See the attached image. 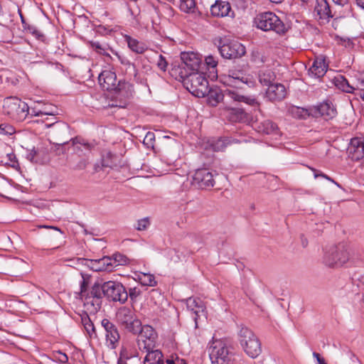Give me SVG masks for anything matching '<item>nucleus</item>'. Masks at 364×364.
<instances>
[{
  "mask_svg": "<svg viewBox=\"0 0 364 364\" xmlns=\"http://www.w3.org/2000/svg\"><path fill=\"white\" fill-rule=\"evenodd\" d=\"M15 132L16 129L12 125L6 123L0 124L1 135L11 136L15 134Z\"/></svg>",
  "mask_w": 364,
  "mask_h": 364,
  "instance_id": "obj_43",
  "label": "nucleus"
},
{
  "mask_svg": "<svg viewBox=\"0 0 364 364\" xmlns=\"http://www.w3.org/2000/svg\"><path fill=\"white\" fill-rule=\"evenodd\" d=\"M181 63L173 69V72L178 74L180 79L184 80L190 73L198 71L200 64L199 55L192 52H182L181 53Z\"/></svg>",
  "mask_w": 364,
  "mask_h": 364,
  "instance_id": "obj_6",
  "label": "nucleus"
},
{
  "mask_svg": "<svg viewBox=\"0 0 364 364\" xmlns=\"http://www.w3.org/2000/svg\"><path fill=\"white\" fill-rule=\"evenodd\" d=\"M335 85L343 92L352 93L354 87L349 85L348 81L342 75H338L334 79Z\"/></svg>",
  "mask_w": 364,
  "mask_h": 364,
  "instance_id": "obj_36",
  "label": "nucleus"
},
{
  "mask_svg": "<svg viewBox=\"0 0 364 364\" xmlns=\"http://www.w3.org/2000/svg\"><path fill=\"white\" fill-rule=\"evenodd\" d=\"M314 11L322 23L328 22L333 16L326 0H316Z\"/></svg>",
  "mask_w": 364,
  "mask_h": 364,
  "instance_id": "obj_20",
  "label": "nucleus"
},
{
  "mask_svg": "<svg viewBox=\"0 0 364 364\" xmlns=\"http://www.w3.org/2000/svg\"><path fill=\"white\" fill-rule=\"evenodd\" d=\"M103 294L114 301L124 304L128 299L125 287L119 282L108 281L103 283Z\"/></svg>",
  "mask_w": 364,
  "mask_h": 364,
  "instance_id": "obj_12",
  "label": "nucleus"
},
{
  "mask_svg": "<svg viewBox=\"0 0 364 364\" xmlns=\"http://www.w3.org/2000/svg\"><path fill=\"white\" fill-rule=\"evenodd\" d=\"M182 81L187 85L190 84L188 90L198 97H204L208 92V82L203 73L198 71L191 73Z\"/></svg>",
  "mask_w": 364,
  "mask_h": 364,
  "instance_id": "obj_8",
  "label": "nucleus"
},
{
  "mask_svg": "<svg viewBox=\"0 0 364 364\" xmlns=\"http://www.w3.org/2000/svg\"><path fill=\"white\" fill-rule=\"evenodd\" d=\"M144 364H164L162 353L159 350H147Z\"/></svg>",
  "mask_w": 364,
  "mask_h": 364,
  "instance_id": "obj_32",
  "label": "nucleus"
},
{
  "mask_svg": "<svg viewBox=\"0 0 364 364\" xmlns=\"http://www.w3.org/2000/svg\"><path fill=\"white\" fill-rule=\"evenodd\" d=\"M358 96H359L364 101V90H358L356 93Z\"/></svg>",
  "mask_w": 364,
  "mask_h": 364,
  "instance_id": "obj_61",
  "label": "nucleus"
},
{
  "mask_svg": "<svg viewBox=\"0 0 364 364\" xmlns=\"http://www.w3.org/2000/svg\"><path fill=\"white\" fill-rule=\"evenodd\" d=\"M139 282L144 286L154 287L156 285L155 277L153 274H142L139 276Z\"/></svg>",
  "mask_w": 364,
  "mask_h": 364,
  "instance_id": "obj_39",
  "label": "nucleus"
},
{
  "mask_svg": "<svg viewBox=\"0 0 364 364\" xmlns=\"http://www.w3.org/2000/svg\"><path fill=\"white\" fill-rule=\"evenodd\" d=\"M81 322L87 335L90 338H95L97 336L95 328L87 314L82 316Z\"/></svg>",
  "mask_w": 364,
  "mask_h": 364,
  "instance_id": "obj_35",
  "label": "nucleus"
},
{
  "mask_svg": "<svg viewBox=\"0 0 364 364\" xmlns=\"http://www.w3.org/2000/svg\"><path fill=\"white\" fill-rule=\"evenodd\" d=\"M40 228H50V229H53V230H57V231H59V232H61V230H60L58 228L55 227V226H47V225H43V226H40Z\"/></svg>",
  "mask_w": 364,
  "mask_h": 364,
  "instance_id": "obj_60",
  "label": "nucleus"
},
{
  "mask_svg": "<svg viewBox=\"0 0 364 364\" xmlns=\"http://www.w3.org/2000/svg\"><path fill=\"white\" fill-rule=\"evenodd\" d=\"M238 341L242 346L248 344L252 341L256 340L258 338L253 333V331L246 326H241L237 333Z\"/></svg>",
  "mask_w": 364,
  "mask_h": 364,
  "instance_id": "obj_27",
  "label": "nucleus"
},
{
  "mask_svg": "<svg viewBox=\"0 0 364 364\" xmlns=\"http://www.w3.org/2000/svg\"><path fill=\"white\" fill-rule=\"evenodd\" d=\"M222 57L227 59H234L243 56L245 53V46L237 41L225 43L218 48Z\"/></svg>",
  "mask_w": 364,
  "mask_h": 364,
  "instance_id": "obj_13",
  "label": "nucleus"
},
{
  "mask_svg": "<svg viewBox=\"0 0 364 364\" xmlns=\"http://www.w3.org/2000/svg\"><path fill=\"white\" fill-rule=\"evenodd\" d=\"M256 129L258 132L271 134L277 132V126L271 120L265 119L257 124Z\"/></svg>",
  "mask_w": 364,
  "mask_h": 364,
  "instance_id": "obj_33",
  "label": "nucleus"
},
{
  "mask_svg": "<svg viewBox=\"0 0 364 364\" xmlns=\"http://www.w3.org/2000/svg\"><path fill=\"white\" fill-rule=\"evenodd\" d=\"M355 1H356V4L358 5V6L364 9V0H355Z\"/></svg>",
  "mask_w": 364,
  "mask_h": 364,
  "instance_id": "obj_58",
  "label": "nucleus"
},
{
  "mask_svg": "<svg viewBox=\"0 0 364 364\" xmlns=\"http://www.w3.org/2000/svg\"><path fill=\"white\" fill-rule=\"evenodd\" d=\"M127 293H128V296H129V298H130V300L132 302H136L137 300V298L141 294V291L138 288L134 287V288H130L129 289V291H127Z\"/></svg>",
  "mask_w": 364,
  "mask_h": 364,
  "instance_id": "obj_46",
  "label": "nucleus"
},
{
  "mask_svg": "<svg viewBox=\"0 0 364 364\" xmlns=\"http://www.w3.org/2000/svg\"><path fill=\"white\" fill-rule=\"evenodd\" d=\"M90 43L92 48L99 54L110 57L109 54L107 53L108 47L107 45H102L97 41H91Z\"/></svg>",
  "mask_w": 364,
  "mask_h": 364,
  "instance_id": "obj_40",
  "label": "nucleus"
},
{
  "mask_svg": "<svg viewBox=\"0 0 364 364\" xmlns=\"http://www.w3.org/2000/svg\"><path fill=\"white\" fill-rule=\"evenodd\" d=\"M82 299L86 314H95L100 309L102 305L100 299L85 296Z\"/></svg>",
  "mask_w": 364,
  "mask_h": 364,
  "instance_id": "obj_24",
  "label": "nucleus"
},
{
  "mask_svg": "<svg viewBox=\"0 0 364 364\" xmlns=\"http://www.w3.org/2000/svg\"><path fill=\"white\" fill-rule=\"evenodd\" d=\"M82 280L80 282V297H83L87 294V289L89 284V277L86 274L81 273Z\"/></svg>",
  "mask_w": 364,
  "mask_h": 364,
  "instance_id": "obj_45",
  "label": "nucleus"
},
{
  "mask_svg": "<svg viewBox=\"0 0 364 364\" xmlns=\"http://www.w3.org/2000/svg\"><path fill=\"white\" fill-rule=\"evenodd\" d=\"M333 1L338 5L344 6L348 4V0H333Z\"/></svg>",
  "mask_w": 364,
  "mask_h": 364,
  "instance_id": "obj_55",
  "label": "nucleus"
},
{
  "mask_svg": "<svg viewBox=\"0 0 364 364\" xmlns=\"http://www.w3.org/2000/svg\"><path fill=\"white\" fill-rule=\"evenodd\" d=\"M155 141V134L154 132H149L146 133L145 137L144 138L143 143L147 147L150 149H154Z\"/></svg>",
  "mask_w": 364,
  "mask_h": 364,
  "instance_id": "obj_44",
  "label": "nucleus"
},
{
  "mask_svg": "<svg viewBox=\"0 0 364 364\" xmlns=\"http://www.w3.org/2000/svg\"><path fill=\"white\" fill-rule=\"evenodd\" d=\"M99 84L105 90H116L119 85L117 84V75L114 72L105 70L98 76Z\"/></svg>",
  "mask_w": 364,
  "mask_h": 364,
  "instance_id": "obj_17",
  "label": "nucleus"
},
{
  "mask_svg": "<svg viewBox=\"0 0 364 364\" xmlns=\"http://www.w3.org/2000/svg\"><path fill=\"white\" fill-rule=\"evenodd\" d=\"M101 325L105 329V345L110 349H114L119 343L120 335L117 328L114 323L107 318H104L101 321Z\"/></svg>",
  "mask_w": 364,
  "mask_h": 364,
  "instance_id": "obj_14",
  "label": "nucleus"
},
{
  "mask_svg": "<svg viewBox=\"0 0 364 364\" xmlns=\"http://www.w3.org/2000/svg\"><path fill=\"white\" fill-rule=\"evenodd\" d=\"M156 339L157 333L153 327L149 325L142 326L137 338L139 350L143 351L154 350Z\"/></svg>",
  "mask_w": 364,
  "mask_h": 364,
  "instance_id": "obj_11",
  "label": "nucleus"
},
{
  "mask_svg": "<svg viewBox=\"0 0 364 364\" xmlns=\"http://www.w3.org/2000/svg\"><path fill=\"white\" fill-rule=\"evenodd\" d=\"M40 113L41 114V117L46 116H50L56 117V114H58L57 108L53 105L49 107H44L43 108L40 109Z\"/></svg>",
  "mask_w": 364,
  "mask_h": 364,
  "instance_id": "obj_42",
  "label": "nucleus"
},
{
  "mask_svg": "<svg viewBox=\"0 0 364 364\" xmlns=\"http://www.w3.org/2000/svg\"><path fill=\"white\" fill-rule=\"evenodd\" d=\"M166 364H176L173 360L168 359L166 360Z\"/></svg>",
  "mask_w": 364,
  "mask_h": 364,
  "instance_id": "obj_63",
  "label": "nucleus"
},
{
  "mask_svg": "<svg viewBox=\"0 0 364 364\" xmlns=\"http://www.w3.org/2000/svg\"><path fill=\"white\" fill-rule=\"evenodd\" d=\"M205 63L208 68L212 69V70L210 71V75L209 77H211V79L216 78L217 75V70L216 67L218 65V61L215 60V57L213 55H208L205 58Z\"/></svg>",
  "mask_w": 364,
  "mask_h": 364,
  "instance_id": "obj_37",
  "label": "nucleus"
},
{
  "mask_svg": "<svg viewBox=\"0 0 364 364\" xmlns=\"http://www.w3.org/2000/svg\"><path fill=\"white\" fill-rule=\"evenodd\" d=\"M245 353L250 358H257L262 352L261 343L259 339L252 341L250 343L242 346Z\"/></svg>",
  "mask_w": 364,
  "mask_h": 364,
  "instance_id": "obj_31",
  "label": "nucleus"
},
{
  "mask_svg": "<svg viewBox=\"0 0 364 364\" xmlns=\"http://www.w3.org/2000/svg\"><path fill=\"white\" fill-rule=\"evenodd\" d=\"M39 121H41L42 123H43L44 126L46 127V123H50V122L54 121V119H53V117L49 118L48 116H46L43 117H41V119L39 120H38V122H39Z\"/></svg>",
  "mask_w": 364,
  "mask_h": 364,
  "instance_id": "obj_52",
  "label": "nucleus"
},
{
  "mask_svg": "<svg viewBox=\"0 0 364 364\" xmlns=\"http://www.w3.org/2000/svg\"><path fill=\"white\" fill-rule=\"evenodd\" d=\"M36 155V151L33 149L31 150L27 155V159H28L31 161H36L35 159V156Z\"/></svg>",
  "mask_w": 364,
  "mask_h": 364,
  "instance_id": "obj_53",
  "label": "nucleus"
},
{
  "mask_svg": "<svg viewBox=\"0 0 364 364\" xmlns=\"http://www.w3.org/2000/svg\"><path fill=\"white\" fill-rule=\"evenodd\" d=\"M0 164L10 166L18 170L20 166L16 155L10 147L5 146L0 149Z\"/></svg>",
  "mask_w": 364,
  "mask_h": 364,
  "instance_id": "obj_19",
  "label": "nucleus"
},
{
  "mask_svg": "<svg viewBox=\"0 0 364 364\" xmlns=\"http://www.w3.org/2000/svg\"><path fill=\"white\" fill-rule=\"evenodd\" d=\"M187 308L196 315L194 319L197 323L198 318L204 313L205 310L202 301L198 298H189L187 300Z\"/></svg>",
  "mask_w": 364,
  "mask_h": 364,
  "instance_id": "obj_26",
  "label": "nucleus"
},
{
  "mask_svg": "<svg viewBox=\"0 0 364 364\" xmlns=\"http://www.w3.org/2000/svg\"><path fill=\"white\" fill-rule=\"evenodd\" d=\"M324 178L328 180V181H331V182H332V183H335L337 186L340 187V185L337 182H336L333 178H331V177H329L326 174V176H324Z\"/></svg>",
  "mask_w": 364,
  "mask_h": 364,
  "instance_id": "obj_59",
  "label": "nucleus"
},
{
  "mask_svg": "<svg viewBox=\"0 0 364 364\" xmlns=\"http://www.w3.org/2000/svg\"><path fill=\"white\" fill-rule=\"evenodd\" d=\"M254 23L256 27L264 31H274L277 34H284L287 27L282 21L273 12H263L257 15Z\"/></svg>",
  "mask_w": 364,
  "mask_h": 364,
  "instance_id": "obj_4",
  "label": "nucleus"
},
{
  "mask_svg": "<svg viewBox=\"0 0 364 364\" xmlns=\"http://www.w3.org/2000/svg\"><path fill=\"white\" fill-rule=\"evenodd\" d=\"M28 114H30L31 116L41 117L40 109H36V108H31V109H29Z\"/></svg>",
  "mask_w": 364,
  "mask_h": 364,
  "instance_id": "obj_51",
  "label": "nucleus"
},
{
  "mask_svg": "<svg viewBox=\"0 0 364 364\" xmlns=\"http://www.w3.org/2000/svg\"><path fill=\"white\" fill-rule=\"evenodd\" d=\"M349 157L354 161H358L364 157V139L355 137L350 140L348 148Z\"/></svg>",
  "mask_w": 364,
  "mask_h": 364,
  "instance_id": "obj_16",
  "label": "nucleus"
},
{
  "mask_svg": "<svg viewBox=\"0 0 364 364\" xmlns=\"http://www.w3.org/2000/svg\"><path fill=\"white\" fill-rule=\"evenodd\" d=\"M220 100H223L225 103L232 101L235 102H245L250 105L257 104L255 99L242 95L237 91L231 89H226L223 94L217 90L210 91L208 93V102L212 106H216Z\"/></svg>",
  "mask_w": 364,
  "mask_h": 364,
  "instance_id": "obj_5",
  "label": "nucleus"
},
{
  "mask_svg": "<svg viewBox=\"0 0 364 364\" xmlns=\"http://www.w3.org/2000/svg\"><path fill=\"white\" fill-rule=\"evenodd\" d=\"M117 321L129 331L136 333L141 326V321L136 318L134 312L129 308H120L116 314Z\"/></svg>",
  "mask_w": 364,
  "mask_h": 364,
  "instance_id": "obj_10",
  "label": "nucleus"
},
{
  "mask_svg": "<svg viewBox=\"0 0 364 364\" xmlns=\"http://www.w3.org/2000/svg\"><path fill=\"white\" fill-rule=\"evenodd\" d=\"M210 13L215 17L234 16V12L232 11L229 2L225 1H216L210 7Z\"/></svg>",
  "mask_w": 364,
  "mask_h": 364,
  "instance_id": "obj_18",
  "label": "nucleus"
},
{
  "mask_svg": "<svg viewBox=\"0 0 364 364\" xmlns=\"http://www.w3.org/2000/svg\"><path fill=\"white\" fill-rule=\"evenodd\" d=\"M103 294V284H101L100 283H95L92 287L91 291L90 293L87 294L85 296H93L95 299L97 297L102 300Z\"/></svg>",
  "mask_w": 364,
  "mask_h": 364,
  "instance_id": "obj_38",
  "label": "nucleus"
},
{
  "mask_svg": "<svg viewBox=\"0 0 364 364\" xmlns=\"http://www.w3.org/2000/svg\"><path fill=\"white\" fill-rule=\"evenodd\" d=\"M4 112L13 119L23 121L29 113L28 105L16 97H9L4 100Z\"/></svg>",
  "mask_w": 364,
  "mask_h": 364,
  "instance_id": "obj_7",
  "label": "nucleus"
},
{
  "mask_svg": "<svg viewBox=\"0 0 364 364\" xmlns=\"http://www.w3.org/2000/svg\"><path fill=\"white\" fill-rule=\"evenodd\" d=\"M208 353L212 364H228L230 361L227 344L221 339H215L210 343Z\"/></svg>",
  "mask_w": 364,
  "mask_h": 364,
  "instance_id": "obj_9",
  "label": "nucleus"
},
{
  "mask_svg": "<svg viewBox=\"0 0 364 364\" xmlns=\"http://www.w3.org/2000/svg\"><path fill=\"white\" fill-rule=\"evenodd\" d=\"M274 73L269 68H264L259 70L257 74L246 73L242 70H230L226 77V82L233 87H237L240 83L253 87L257 85V79L263 86L269 85L275 80Z\"/></svg>",
  "mask_w": 364,
  "mask_h": 364,
  "instance_id": "obj_2",
  "label": "nucleus"
},
{
  "mask_svg": "<svg viewBox=\"0 0 364 364\" xmlns=\"http://www.w3.org/2000/svg\"><path fill=\"white\" fill-rule=\"evenodd\" d=\"M227 117L232 122H242L247 120V113L241 108L228 107Z\"/></svg>",
  "mask_w": 364,
  "mask_h": 364,
  "instance_id": "obj_30",
  "label": "nucleus"
},
{
  "mask_svg": "<svg viewBox=\"0 0 364 364\" xmlns=\"http://www.w3.org/2000/svg\"><path fill=\"white\" fill-rule=\"evenodd\" d=\"M195 6L196 4L194 0H181L180 9L184 12L188 13L191 11H193Z\"/></svg>",
  "mask_w": 364,
  "mask_h": 364,
  "instance_id": "obj_41",
  "label": "nucleus"
},
{
  "mask_svg": "<svg viewBox=\"0 0 364 364\" xmlns=\"http://www.w3.org/2000/svg\"><path fill=\"white\" fill-rule=\"evenodd\" d=\"M73 262L76 264L86 266L95 272H112L114 267L126 262V259L120 254H115L112 257H104L99 259L77 257Z\"/></svg>",
  "mask_w": 364,
  "mask_h": 364,
  "instance_id": "obj_3",
  "label": "nucleus"
},
{
  "mask_svg": "<svg viewBox=\"0 0 364 364\" xmlns=\"http://www.w3.org/2000/svg\"><path fill=\"white\" fill-rule=\"evenodd\" d=\"M117 364H127V362L122 358H119Z\"/></svg>",
  "mask_w": 364,
  "mask_h": 364,
  "instance_id": "obj_62",
  "label": "nucleus"
},
{
  "mask_svg": "<svg viewBox=\"0 0 364 364\" xmlns=\"http://www.w3.org/2000/svg\"><path fill=\"white\" fill-rule=\"evenodd\" d=\"M252 61L255 63H262L264 62L262 58H260L259 53L258 52L252 53Z\"/></svg>",
  "mask_w": 364,
  "mask_h": 364,
  "instance_id": "obj_50",
  "label": "nucleus"
},
{
  "mask_svg": "<svg viewBox=\"0 0 364 364\" xmlns=\"http://www.w3.org/2000/svg\"><path fill=\"white\" fill-rule=\"evenodd\" d=\"M327 68L328 65L325 62V59L322 56L317 57L309 68V73L315 77H321L325 75Z\"/></svg>",
  "mask_w": 364,
  "mask_h": 364,
  "instance_id": "obj_23",
  "label": "nucleus"
},
{
  "mask_svg": "<svg viewBox=\"0 0 364 364\" xmlns=\"http://www.w3.org/2000/svg\"><path fill=\"white\" fill-rule=\"evenodd\" d=\"M312 171H314V177H315V178H318V177H319V176H320V177H322V178H324V176H326V174H325V173H317L316 170V169H314V168H312Z\"/></svg>",
  "mask_w": 364,
  "mask_h": 364,
  "instance_id": "obj_57",
  "label": "nucleus"
},
{
  "mask_svg": "<svg viewBox=\"0 0 364 364\" xmlns=\"http://www.w3.org/2000/svg\"><path fill=\"white\" fill-rule=\"evenodd\" d=\"M241 141L229 137L218 138L210 141V146L215 151H223L228 145L240 143Z\"/></svg>",
  "mask_w": 364,
  "mask_h": 364,
  "instance_id": "obj_25",
  "label": "nucleus"
},
{
  "mask_svg": "<svg viewBox=\"0 0 364 364\" xmlns=\"http://www.w3.org/2000/svg\"><path fill=\"white\" fill-rule=\"evenodd\" d=\"M313 356L316 358L318 363L324 360L323 358H321L318 353H313Z\"/></svg>",
  "mask_w": 364,
  "mask_h": 364,
  "instance_id": "obj_56",
  "label": "nucleus"
},
{
  "mask_svg": "<svg viewBox=\"0 0 364 364\" xmlns=\"http://www.w3.org/2000/svg\"><path fill=\"white\" fill-rule=\"evenodd\" d=\"M124 39L127 43L128 47L133 52L141 54L144 53L145 50H146V47L144 43L140 42L138 40L133 38L129 36H124Z\"/></svg>",
  "mask_w": 364,
  "mask_h": 364,
  "instance_id": "obj_34",
  "label": "nucleus"
},
{
  "mask_svg": "<svg viewBox=\"0 0 364 364\" xmlns=\"http://www.w3.org/2000/svg\"><path fill=\"white\" fill-rule=\"evenodd\" d=\"M156 65L161 70L164 72L166 70L168 63L162 55H159Z\"/></svg>",
  "mask_w": 364,
  "mask_h": 364,
  "instance_id": "obj_49",
  "label": "nucleus"
},
{
  "mask_svg": "<svg viewBox=\"0 0 364 364\" xmlns=\"http://www.w3.org/2000/svg\"><path fill=\"white\" fill-rule=\"evenodd\" d=\"M272 3L279 4L281 3L283 0H269Z\"/></svg>",
  "mask_w": 364,
  "mask_h": 364,
  "instance_id": "obj_64",
  "label": "nucleus"
},
{
  "mask_svg": "<svg viewBox=\"0 0 364 364\" xmlns=\"http://www.w3.org/2000/svg\"><path fill=\"white\" fill-rule=\"evenodd\" d=\"M238 341L242 346L248 344L252 341L256 340L258 338L253 333V331L246 326H241L237 333Z\"/></svg>",
  "mask_w": 364,
  "mask_h": 364,
  "instance_id": "obj_28",
  "label": "nucleus"
},
{
  "mask_svg": "<svg viewBox=\"0 0 364 364\" xmlns=\"http://www.w3.org/2000/svg\"><path fill=\"white\" fill-rule=\"evenodd\" d=\"M318 113L326 119H332L336 115V109L332 103L324 102L317 106Z\"/></svg>",
  "mask_w": 364,
  "mask_h": 364,
  "instance_id": "obj_29",
  "label": "nucleus"
},
{
  "mask_svg": "<svg viewBox=\"0 0 364 364\" xmlns=\"http://www.w3.org/2000/svg\"><path fill=\"white\" fill-rule=\"evenodd\" d=\"M356 254L346 242H339L323 250V264L329 268L337 269L356 263Z\"/></svg>",
  "mask_w": 364,
  "mask_h": 364,
  "instance_id": "obj_1",
  "label": "nucleus"
},
{
  "mask_svg": "<svg viewBox=\"0 0 364 364\" xmlns=\"http://www.w3.org/2000/svg\"><path fill=\"white\" fill-rule=\"evenodd\" d=\"M214 183L212 173L206 168L198 169L193 176L192 185L197 188H208L213 187Z\"/></svg>",
  "mask_w": 364,
  "mask_h": 364,
  "instance_id": "obj_15",
  "label": "nucleus"
},
{
  "mask_svg": "<svg viewBox=\"0 0 364 364\" xmlns=\"http://www.w3.org/2000/svg\"><path fill=\"white\" fill-rule=\"evenodd\" d=\"M31 33L35 35L38 38H41V37H43V35L39 31H38L36 28H30Z\"/></svg>",
  "mask_w": 364,
  "mask_h": 364,
  "instance_id": "obj_54",
  "label": "nucleus"
},
{
  "mask_svg": "<svg viewBox=\"0 0 364 364\" xmlns=\"http://www.w3.org/2000/svg\"><path fill=\"white\" fill-rule=\"evenodd\" d=\"M268 88L266 91V97L270 101H279L283 100L286 96L285 87L280 83H271L267 85Z\"/></svg>",
  "mask_w": 364,
  "mask_h": 364,
  "instance_id": "obj_22",
  "label": "nucleus"
},
{
  "mask_svg": "<svg viewBox=\"0 0 364 364\" xmlns=\"http://www.w3.org/2000/svg\"><path fill=\"white\" fill-rule=\"evenodd\" d=\"M53 358L61 363H66L68 361V355L60 351H55L53 354Z\"/></svg>",
  "mask_w": 364,
  "mask_h": 364,
  "instance_id": "obj_47",
  "label": "nucleus"
},
{
  "mask_svg": "<svg viewBox=\"0 0 364 364\" xmlns=\"http://www.w3.org/2000/svg\"><path fill=\"white\" fill-rule=\"evenodd\" d=\"M150 225V221L149 218H144L137 221V225L136 227L138 230H146Z\"/></svg>",
  "mask_w": 364,
  "mask_h": 364,
  "instance_id": "obj_48",
  "label": "nucleus"
},
{
  "mask_svg": "<svg viewBox=\"0 0 364 364\" xmlns=\"http://www.w3.org/2000/svg\"><path fill=\"white\" fill-rule=\"evenodd\" d=\"M54 121L46 124V127L50 129L48 134L54 137L62 136L68 132V125L63 121L54 117Z\"/></svg>",
  "mask_w": 364,
  "mask_h": 364,
  "instance_id": "obj_21",
  "label": "nucleus"
}]
</instances>
